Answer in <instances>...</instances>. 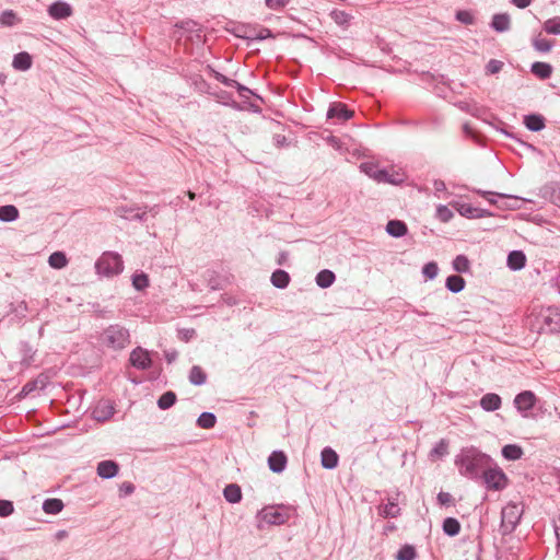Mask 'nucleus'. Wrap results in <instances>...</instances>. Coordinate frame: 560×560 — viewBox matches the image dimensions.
<instances>
[{
  "instance_id": "obj_34",
  "label": "nucleus",
  "mask_w": 560,
  "mask_h": 560,
  "mask_svg": "<svg viewBox=\"0 0 560 560\" xmlns=\"http://www.w3.org/2000/svg\"><path fill=\"white\" fill-rule=\"evenodd\" d=\"M502 455L505 459L516 460L520 459L523 455V450L521 446L516 444H508L502 448Z\"/></svg>"
},
{
  "instance_id": "obj_49",
  "label": "nucleus",
  "mask_w": 560,
  "mask_h": 560,
  "mask_svg": "<svg viewBox=\"0 0 560 560\" xmlns=\"http://www.w3.org/2000/svg\"><path fill=\"white\" fill-rule=\"evenodd\" d=\"M436 218L441 221V222H448L452 220V218L454 217L453 212L451 209H448L447 206H444V205H440L438 206L436 208Z\"/></svg>"
},
{
  "instance_id": "obj_2",
  "label": "nucleus",
  "mask_w": 560,
  "mask_h": 560,
  "mask_svg": "<svg viewBox=\"0 0 560 560\" xmlns=\"http://www.w3.org/2000/svg\"><path fill=\"white\" fill-rule=\"evenodd\" d=\"M101 342L113 350H121L130 343V334L119 324L110 325L101 335Z\"/></svg>"
},
{
  "instance_id": "obj_14",
  "label": "nucleus",
  "mask_w": 560,
  "mask_h": 560,
  "mask_svg": "<svg viewBox=\"0 0 560 560\" xmlns=\"http://www.w3.org/2000/svg\"><path fill=\"white\" fill-rule=\"evenodd\" d=\"M455 208L460 215L468 219L487 218L491 215V212L488 210L475 208L469 203H456Z\"/></svg>"
},
{
  "instance_id": "obj_55",
  "label": "nucleus",
  "mask_w": 560,
  "mask_h": 560,
  "mask_svg": "<svg viewBox=\"0 0 560 560\" xmlns=\"http://www.w3.org/2000/svg\"><path fill=\"white\" fill-rule=\"evenodd\" d=\"M503 62L497 59H491L486 66L487 74H495L501 71Z\"/></svg>"
},
{
  "instance_id": "obj_64",
  "label": "nucleus",
  "mask_w": 560,
  "mask_h": 560,
  "mask_svg": "<svg viewBox=\"0 0 560 560\" xmlns=\"http://www.w3.org/2000/svg\"><path fill=\"white\" fill-rule=\"evenodd\" d=\"M551 199L555 205L560 207V187L553 188Z\"/></svg>"
},
{
  "instance_id": "obj_16",
  "label": "nucleus",
  "mask_w": 560,
  "mask_h": 560,
  "mask_svg": "<svg viewBox=\"0 0 560 560\" xmlns=\"http://www.w3.org/2000/svg\"><path fill=\"white\" fill-rule=\"evenodd\" d=\"M353 116V112L348 109L342 103H332L327 112L328 118H337L340 121H346Z\"/></svg>"
},
{
  "instance_id": "obj_6",
  "label": "nucleus",
  "mask_w": 560,
  "mask_h": 560,
  "mask_svg": "<svg viewBox=\"0 0 560 560\" xmlns=\"http://www.w3.org/2000/svg\"><path fill=\"white\" fill-rule=\"evenodd\" d=\"M478 195L488 200L489 203L495 205L499 209H515L517 206L518 197L512 195H504L488 190L475 189Z\"/></svg>"
},
{
  "instance_id": "obj_4",
  "label": "nucleus",
  "mask_w": 560,
  "mask_h": 560,
  "mask_svg": "<svg viewBox=\"0 0 560 560\" xmlns=\"http://www.w3.org/2000/svg\"><path fill=\"white\" fill-rule=\"evenodd\" d=\"M524 510L521 504L510 502L501 512V530L503 535L511 534L520 523Z\"/></svg>"
},
{
  "instance_id": "obj_58",
  "label": "nucleus",
  "mask_w": 560,
  "mask_h": 560,
  "mask_svg": "<svg viewBox=\"0 0 560 560\" xmlns=\"http://www.w3.org/2000/svg\"><path fill=\"white\" fill-rule=\"evenodd\" d=\"M272 32L267 27H256L255 40H262L266 38H273Z\"/></svg>"
},
{
  "instance_id": "obj_28",
  "label": "nucleus",
  "mask_w": 560,
  "mask_h": 560,
  "mask_svg": "<svg viewBox=\"0 0 560 560\" xmlns=\"http://www.w3.org/2000/svg\"><path fill=\"white\" fill-rule=\"evenodd\" d=\"M225 500L230 503H238L242 500V491L236 483L228 485L223 490Z\"/></svg>"
},
{
  "instance_id": "obj_42",
  "label": "nucleus",
  "mask_w": 560,
  "mask_h": 560,
  "mask_svg": "<svg viewBox=\"0 0 560 560\" xmlns=\"http://www.w3.org/2000/svg\"><path fill=\"white\" fill-rule=\"evenodd\" d=\"M416 557L417 552L415 547L411 545H405L398 550L396 560H415Z\"/></svg>"
},
{
  "instance_id": "obj_5",
  "label": "nucleus",
  "mask_w": 560,
  "mask_h": 560,
  "mask_svg": "<svg viewBox=\"0 0 560 560\" xmlns=\"http://www.w3.org/2000/svg\"><path fill=\"white\" fill-rule=\"evenodd\" d=\"M486 487L490 490H502L506 487V476L498 466L488 465L487 469L481 475Z\"/></svg>"
},
{
  "instance_id": "obj_9",
  "label": "nucleus",
  "mask_w": 560,
  "mask_h": 560,
  "mask_svg": "<svg viewBox=\"0 0 560 560\" xmlns=\"http://www.w3.org/2000/svg\"><path fill=\"white\" fill-rule=\"evenodd\" d=\"M260 515L264 522L271 525L284 524L289 517L287 513L273 506L261 510Z\"/></svg>"
},
{
  "instance_id": "obj_10",
  "label": "nucleus",
  "mask_w": 560,
  "mask_h": 560,
  "mask_svg": "<svg viewBox=\"0 0 560 560\" xmlns=\"http://www.w3.org/2000/svg\"><path fill=\"white\" fill-rule=\"evenodd\" d=\"M115 413V408L109 400H101L92 411L93 418L98 422L109 420Z\"/></svg>"
},
{
  "instance_id": "obj_57",
  "label": "nucleus",
  "mask_w": 560,
  "mask_h": 560,
  "mask_svg": "<svg viewBox=\"0 0 560 560\" xmlns=\"http://www.w3.org/2000/svg\"><path fill=\"white\" fill-rule=\"evenodd\" d=\"M448 444L441 440L431 451V456H444L447 454Z\"/></svg>"
},
{
  "instance_id": "obj_8",
  "label": "nucleus",
  "mask_w": 560,
  "mask_h": 560,
  "mask_svg": "<svg viewBox=\"0 0 560 560\" xmlns=\"http://www.w3.org/2000/svg\"><path fill=\"white\" fill-rule=\"evenodd\" d=\"M129 361L138 370H148L152 365L149 351L141 347H137L131 351Z\"/></svg>"
},
{
  "instance_id": "obj_30",
  "label": "nucleus",
  "mask_w": 560,
  "mask_h": 560,
  "mask_svg": "<svg viewBox=\"0 0 560 560\" xmlns=\"http://www.w3.org/2000/svg\"><path fill=\"white\" fill-rule=\"evenodd\" d=\"M465 280L463 277L457 275H452L446 278L445 287L453 293H458L465 288Z\"/></svg>"
},
{
  "instance_id": "obj_52",
  "label": "nucleus",
  "mask_w": 560,
  "mask_h": 560,
  "mask_svg": "<svg viewBox=\"0 0 560 560\" xmlns=\"http://www.w3.org/2000/svg\"><path fill=\"white\" fill-rule=\"evenodd\" d=\"M438 272H439V267H438L436 262H434V261H430V262L425 264L422 268L423 276L430 280L434 279L438 276Z\"/></svg>"
},
{
  "instance_id": "obj_59",
  "label": "nucleus",
  "mask_w": 560,
  "mask_h": 560,
  "mask_svg": "<svg viewBox=\"0 0 560 560\" xmlns=\"http://www.w3.org/2000/svg\"><path fill=\"white\" fill-rule=\"evenodd\" d=\"M196 335V330L194 328H184L178 330V337L183 341H189L191 338H194Z\"/></svg>"
},
{
  "instance_id": "obj_26",
  "label": "nucleus",
  "mask_w": 560,
  "mask_h": 560,
  "mask_svg": "<svg viewBox=\"0 0 560 560\" xmlns=\"http://www.w3.org/2000/svg\"><path fill=\"white\" fill-rule=\"evenodd\" d=\"M336 280V276L331 270H320L315 278L316 284L322 289L329 288Z\"/></svg>"
},
{
  "instance_id": "obj_47",
  "label": "nucleus",
  "mask_w": 560,
  "mask_h": 560,
  "mask_svg": "<svg viewBox=\"0 0 560 560\" xmlns=\"http://www.w3.org/2000/svg\"><path fill=\"white\" fill-rule=\"evenodd\" d=\"M132 285L136 290L141 291L149 285V278L145 273H137L132 276Z\"/></svg>"
},
{
  "instance_id": "obj_38",
  "label": "nucleus",
  "mask_w": 560,
  "mask_h": 560,
  "mask_svg": "<svg viewBox=\"0 0 560 560\" xmlns=\"http://www.w3.org/2000/svg\"><path fill=\"white\" fill-rule=\"evenodd\" d=\"M121 218H125L127 220H140L142 221L145 217L144 211H140L139 209H126V208H118L116 211Z\"/></svg>"
},
{
  "instance_id": "obj_24",
  "label": "nucleus",
  "mask_w": 560,
  "mask_h": 560,
  "mask_svg": "<svg viewBox=\"0 0 560 560\" xmlns=\"http://www.w3.org/2000/svg\"><path fill=\"white\" fill-rule=\"evenodd\" d=\"M360 170L376 182H378V179L385 178L383 170L378 168V166L373 162L361 163Z\"/></svg>"
},
{
  "instance_id": "obj_53",
  "label": "nucleus",
  "mask_w": 560,
  "mask_h": 560,
  "mask_svg": "<svg viewBox=\"0 0 560 560\" xmlns=\"http://www.w3.org/2000/svg\"><path fill=\"white\" fill-rule=\"evenodd\" d=\"M456 20L463 24L471 25L475 23V18L471 12L466 10H459L456 12Z\"/></svg>"
},
{
  "instance_id": "obj_1",
  "label": "nucleus",
  "mask_w": 560,
  "mask_h": 560,
  "mask_svg": "<svg viewBox=\"0 0 560 560\" xmlns=\"http://www.w3.org/2000/svg\"><path fill=\"white\" fill-rule=\"evenodd\" d=\"M491 464V457L478 448L465 447L455 458V465L462 476L477 480Z\"/></svg>"
},
{
  "instance_id": "obj_43",
  "label": "nucleus",
  "mask_w": 560,
  "mask_h": 560,
  "mask_svg": "<svg viewBox=\"0 0 560 560\" xmlns=\"http://www.w3.org/2000/svg\"><path fill=\"white\" fill-rule=\"evenodd\" d=\"M544 30L548 34L560 35V16L548 19L544 23Z\"/></svg>"
},
{
  "instance_id": "obj_31",
  "label": "nucleus",
  "mask_w": 560,
  "mask_h": 560,
  "mask_svg": "<svg viewBox=\"0 0 560 560\" xmlns=\"http://www.w3.org/2000/svg\"><path fill=\"white\" fill-rule=\"evenodd\" d=\"M63 502L60 499L52 498V499H46L43 503V510L47 514H58L63 509Z\"/></svg>"
},
{
  "instance_id": "obj_50",
  "label": "nucleus",
  "mask_w": 560,
  "mask_h": 560,
  "mask_svg": "<svg viewBox=\"0 0 560 560\" xmlns=\"http://www.w3.org/2000/svg\"><path fill=\"white\" fill-rule=\"evenodd\" d=\"M399 506L395 502H388L383 506L382 515L384 517H396L399 515Z\"/></svg>"
},
{
  "instance_id": "obj_18",
  "label": "nucleus",
  "mask_w": 560,
  "mask_h": 560,
  "mask_svg": "<svg viewBox=\"0 0 560 560\" xmlns=\"http://www.w3.org/2000/svg\"><path fill=\"white\" fill-rule=\"evenodd\" d=\"M502 400L498 394L488 393L480 399V407L485 411H495L501 408Z\"/></svg>"
},
{
  "instance_id": "obj_25",
  "label": "nucleus",
  "mask_w": 560,
  "mask_h": 560,
  "mask_svg": "<svg viewBox=\"0 0 560 560\" xmlns=\"http://www.w3.org/2000/svg\"><path fill=\"white\" fill-rule=\"evenodd\" d=\"M407 225L399 220H390L386 225V232L394 237H401L407 234Z\"/></svg>"
},
{
  "instance_id": "obj_44",
  "label": "nucleus",
  "mask_w": 560,
  "mask_h": 560,
  "mask_svg": "<svg viewBox=\"0 0 560 560\" xmlns=\"http://www.w3.org/2000/svg\"><path fill=\"white\" fill-rule=\"evenodd\" d=\"M255 33L256 27L250 25H240L236 27V36L244 39L255 40Z\"/></svg>"
},
{
  "instance_id": "obj_19",
  "label": "nucleus",
  "mask_w": 560,
  "mask_h": 560,
  "mask_svg": "<svg viewBox=\"0 0 560 560\" xmlns=\"http://www.w3.org/2000/svg\"><path fill=\"white\" fill-rule=\"evenodd\" d=\"M491 27L499 33H503L510 30L511 19L508 13H498L492 16Z\"/></svg>"
},
{
  "instance_id": "obj_60",
  "label": "nucleus",
  "mask_w": 560,
  "mask_h": 560,
  "mask_svg": "<svg viewBox=\"0 0 560 560\" xmlns=\"http://www.w3.org/2000/svg\"><path fill=\"white\" fill-rule=\"evenodd\" d=\"M215 79L219 82H221L222 84H224L225 86H229V88H232V86H234V84H237V81H235L233 79H230V78L223 75L220 72H215Z\"/></svg>"
},
{
  "instance_id": "obj_56",
  "label": "nucleus",
  "mask_w": 560,
  "mask_h": 560,
  "mask_svg": "<svg viewBox=\"0 0 560 560\" xmlns=\"http://www.w3.org/2000/svg\"><path fill=\"white\" fill-rule=\"evenodd\" d=\"M14 511L13 503L8 500H0V516L7 517L11 515Z\"/></svg>"
},
{
  "instance_id": "obj_20",
  "label": "nucleus",
  "mask_w": 560,
  "mask_h": 560,
  "mask_svg": "<svg viewBox=\"0 0 560 560\" xmlns=\"http://www.w3.org/2000/svg\"><path fill=\"white\" fill-rule=\"evenodd\" d=\"M338 454L330 447H325L320 454L322 466L326 469H334L338 465Z\"/></svg>"
},
{
  "instance_id": "obj_22",
  "label": "nucleus",
  "mask_w": 560,
  "mask_h": 560,
  "mask_svg": "<svg viewBox=\"0 0 560 560\" xmlns=\"http://www.w3.org/2000/svg\"><path fill=\"white\" fill-rule=\"evenodd\" d=\"M12 66L15 70L26 71L32 67V57L28 52L22 51L14 56Z\"/></svg>"
},
{
  "instance_id": "obj_13",
  "label": "nucleus",
  "mask_w": 560,
  "mask_h": 560,
  "mask_svg": "<svg viewBox=\"0 0 560 560\" xmlns=\"http://www.w3.org/2000/svg\"><path fill=\"white\" fill-rule=\"evenodd\" d=\"M536 402V396L530 390H524L517 394L514 398V405L516 409L521 412H526L530 410Z\"/></svg>"
},
{
  "instance_id": "obj_41",
  "label": "nucleus",
  "mask_w": 560,
  "mask_h": 560,
  "mask_svg": "<svg viewBox=\"0 0 560 560\" xmlns=\"http://www.w3.org/2000/svg\"><path fill=\"white\" fill-rule=\"evenodd\" d=\"M383 173L385 174V178L378 179L377 183H388L392 185H400L405 182L404 174H401L399 172L389 173L388 171L383 170Z\"/></svg>"
},
{
  "instance_id": "obj_33",
  "label": "nucleus",
  "mask_w": 560,
  "mask_h": 560,
  "mask_svg": "<svg viewBox=\"0 0 560 560\" xmlns=\"http://www.w3.org/2000/svg\"><path fill=\"white\" fill-rule=\"evenodd\" d=\"M19 218V210L15 206L7 205L0 207V221L12 222Z\"/></svg>"
},
{
  "instance_id": "obj_45",
  "label": "nucleus",
  "mask_w": 560,
  "mask_h": 560,
  "mask_svg": "<svg viewBox=\"0 0 560 560\" xmlns=\"http://www.w3.org/2000/svg\"><path fill=\"white\" fill-rule=\"evenodd\" d=\"M470 262L465 255H458L453 260V268L457 272H467L469 270Z\"/></svg>"
},
{
  "instance_id": "obj_54",
  "label": "nucleus",
  "mask_w": 560,
  "mask_h": 560,
  "mask_svg": "<svg viewBox=\"0 0 560 560\" xmlns=\"http://www.w3.org/2000/svg\"><path fill=\"white\" fill-rule=\"evenodd\" d=\"M266 7L273 11H279L285 8L290 0H265Z\"/></svg>"
},
{
  "instance_id": "obj_40",
  "label": "nucleus",
  "mask_w": 560,
  "mask_h": 560,
  "mask_svg": "<svg viewBox=\"0 0 560 560\" xmlns=\"http://www.w3.org/2000/svg\"><path fill=\"white\" fill-rule=\"evenodd\" d=\"M176 402V394L172 390L165 392L158 400V406L162 410L171 408Z\"/></svg>"
},
{
  "instance_id": "obj_61",
  "label": "nucleus",
  "mask_w": 560,
  "mask_h": 560,
  "mask_svg": "<svg viewBox=\"0 0 560 560\" xmlns=\"http://www.w3.org/2000/svg\"><path fill=\"white\" fill-rule=\"evenodd\" d=\"M121 495H130L135 492V486L131 482H122L119 488Z\"/></svg>"
},
{
  "instance_id": "obj_27",
  "label": "nucleus",
  "mask_w": 560,
  "mask_h": 560,
  "mask_svg": "<svg viewBox=\"0 0 560 560\" xmlns=\"http://www.w3.org/2000/svg\"><path fill=\"white\" fill-rule=\"evenodd\" d=\"M271 283L278 289H285L290 283V276L287 271L278 269L271 275Z\"/></svg>"
},
{
  "instance_id": "obj_17",
  "label": "nucleus",
  "mask_w": 560,
  "mask_h": 560,
  "mask_svg": "<svg viewBox=\"0 0 560 560\" xmlns=\"http://www.w3.org/2000/svg\"><path fill=\"white\" fill-rule=\"evenodd\" d=\"M118 469V464L114 460H102L97 464V475L104 479L115 477Z\"/></svg>"
},
{
  "instance_id": "obj_3",
  "label": "nucleus",
  "mask_w": 560,
  "mask_h": 560,
  "mask_svg": "<svg viewBox=\"0 0 560 560\" xmlns=\"http://www.w3.org/2000/svg\"><path fill=\"white\" fill-rule=\"evenodd\" d=\"M95 269L98 275L107 277L118 275L124 269L121 256L117 253L106 252L96 260Z\"/></svg>"
},
{
  "instance_id": "obj_15",
  "label": "nucleus",
  "mask_w": 560,
  "mask_h": 560,
  "mask_svg": "<svg viewBox=\"0 0 560 560\" xmlns=\"http://www.w3.org/2000/svg\"><path fill=\"white\" fill-rule=\"evenodd\" d=\"M287 463V455L282 451H273L268 457V466L272 472H282L285 469Z\"/></svg>"
},
{
  "instance_id": "obj_36",
  "label": "nucleus",
  "mask_w": 560,
  "mask_h": 560,
  "mask_svg": "<svg viewBox=\"0 0 560 560\" xmlns=\"http://www.w3.org/2000/svg\"><path fill=\"white\" fill-rule=\"evenodd\" d=\"M48 264L50 267H52L55 269H61L67 266L68 259H67L65 253L54 252L48 258Z\"/></svg>"
},
{
  "instance_id": "obj_12",
  "label": "nucleus",
  "mask_w": 560,
  "mask_h": 560,
  "mask_svg": "<svg viewBox=\"0 0 560 560\" xmlns=\"http://www.w3.org/2000/svg\"><path fill=\"white\" fill-rule=\"evenodd\" d=\"M47 11L54 20H65L73 13L71 5L65 1H56L51 3Z\"/></svg>"
},
{
  "instance_id": "obj_35",
  "label": "nucleus",
  "mask_w": 560,
  "mask_h": 560,
  "mask_svg": "<svg viewBox=\"0 0 560 560\" xmlns=\"http://www.w3.org/2000/svg\"><path fill=\"white\" fill-rule=\"evenodd\" d=\"M443 532L451 537L458 535L460 532L459 522L454 517L445 518L443 522Z\"/></svg>"
},
{
  "instance_id": "obj_29",
  "label": "nucleus",
  "mask_w": 560,
  "mask_h": 560,
  "mask_svg": "<svg viewBox=\"0 0 560 560\" xmlns=\"http://www.w3.org/2000/svg\"><path fill=\"white\" fill-rule=\"evenodd\" d=\"M530 70L536 77H538L539 79H542V80L550 78V75L552 73L551 65H549L547 62H540V61L534 62L532 65Z\"/></svg>"
},
{
  "instance_id": "obj_23",
  "label": "nucleus",
  "mask_w": 560,
  "mask_h": 560,
  "mask_svg": "<svg viewBox=\"0 0 560 560\" xmlns=\"http://www.w3.org/2000/svg\"><path fill=\"white\" fill-rule=\"evenodd\" d=\"M526 262V256L521 250H513L508 256V267L512 270H521Z\"/></svg>"
},
{
  "instance_id": "obj_11",
  "label": "nucleus",
  "mask_w": 560,
  "mask_h": 560,
  "mask_svg": "<svg viewBox=\"0 0 560 560\" xmlns=\"http://www.w3.org/2000/svg\"><path fill=\"white\" fill-rule=\"evenodd\" d=\"M48 383V377L44 374H39L36 378L27 382L19 393V398H25L32 395L36 390H42L46 387Z\"/></svg>"
},
{
  "instance_id": "obj_7",
  "label": "nucleus",
  "mask_w": 560,
  "mask_h": 560,
  "mask_svg": "<svg viewBox=\"0 0 560 560\" xmlns=\"http://www.w3.org/2000/svg\"><path fill=\"white\" fill-rule=\"evenodd\" d=\"M540 330L544 332H560V311L548 308L540 315Z\"/></svg>"
},
{
  "instance_id": "obj_32",
  "label": "nucleus",
  "mask_w": 560,
  "mask_h": 560,
  "mask_svg": "<svg viewBox=\"0 0 560 560\" xmlns=\"http://www.w3.org/2000/svg\"><path fill=\"white\" fill-rule=\"evenodd\" d=\"M206 381H207L206 372L199 365H194L189 372V382L192 385L200 386V385L205 384Z\"/></svg>"
},
{
  "instance_id": "obj_39",
  "label": "nucleus",
  "mask_w": 560,
  "mask_h": 560,
  "mask_svg": "<svg viewBox=\"0 0 560 560\" xmlns=\"http://www.w3.org/2000/svg\"><path fill=\"white\" fill-rule=\"evenodd\" d=\"M217 417L212 412H202L197 419V425L202 429H212L215 425Z\"/></svg>"
},
{
  "instance_id": "obj_46",
  "label": "nucleus",
  "mask_w": 560,
  "mask_h": 560,
  "mask_svg": "<svg viewBox=\"0 0 560 560\" xmlns=\"http://www.w3.org/2000/svg\"><path fill=\"white\" fill-rule=\"evenodd\" d=\"M177 26L179 28H182L185 33H196V36L199 39L201 38V35H200L201 30L195 21H191V20L183 21L179 24H177Z\"/></svg>"
},
{
  "instance_id": "obj_37",
  "label": "nucleus",
  "mask_w": 560,
  "mask_h": 560,
  "mask_svg": "<svg viewBox=\"0 0 560 560\" xmlns=\"http://www.w3.org/2000/svg\"><path fill=\"white\" fill-rule=\"evenodd\" d=\"M20 22H21V19L18 18L16 13L13 10H4L0 14V24L2 26L11 27V26L16 25Z\"/></svg>"
},
{
  "instance_id": "obj_48",
  "label": "nucleus",
  "mask_w": 560,
  "mask_h": 560,
  "mask_svg": "<svg viewBox=\"0 0 560 560\" xmlns=\"http://www.w3.org/2000/svg\"><path fill=\"white\" fill-rule=\"evenodd\" d=\"M533 46L534 48L537 50V51H540V52H548L551 50L552 48V42L551 40H548L546 38H539V37H536L534 40H533Z\"/></svg>"
},
{
  "instance_id": "obj_51",
  "label": "nucleus",
  "mask_w": 560,
  "mask_h": 560,
  "mask_svg": "<svg viewBox=\"0 0 560 560\" xmlns=\"http://www.w3.org/2000/svg\"><path fill=\"white\" fill-rule=\"evenodd\" d=\"M330 16L338 25H347L351 19L350 14L340 10H334Z\"/></svg>"
},
{
  "instance_id": "obj_62",
  "label": "nucleus",
  "mask_w": 560,
  "mask_h": 560,
  "mask_svg": "<svg viewBox=\"0 0 560 560\" xmlns=\"http://www.w3.org/2000/svg\"><path fill=\"white\" fill-rule=\"evenodd\" d=\"M438 501L440 504L442 505H447V504H451L453 502V497L451 493L448 492H443L441 491L439 494H438Z\"/></svg>"
},
{
  "instance_id": "obj_21",
  "label": "nucleus",
  "mask_w": 560,
  "mask_h": 560,
  "mask_svg": "<svg viewBox=\"0 0 560 560\" xmlns=\"http://www.w3.org/2000/svg\"><path fill=\"white\" fill-rule=\"evenodd\" d=\"M524 125L530 131H540L545 128V118L539 114H529L524 116Z\"/></svg>"
},
{
  "instance_id": "obj_63",
  "label": "nucleus",
  "mask_w": 560,
  "mask_h": 560,
  "mask_svg": "<svg viewBox=\"0 0 560 560\" xmlns=\"http://www.w3.org/2000/svg\"><path fill=\"white\" fill-rule=\"evenodd\" d=\"M433 188H434V191L438 194V192H444L446 190V185L443 180L441 179H435L433 182Z\"/></svg>"
}]
</instances>
